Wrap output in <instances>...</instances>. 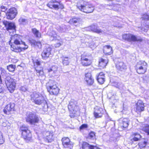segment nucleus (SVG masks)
Masks as SVG:
<instances>
[{"label": "nucleus", "mask_w": 149, "mask_h": 149, "mask_svg": "<svg viewBox=\"0 0 149 149\" xmlns=\"http://www.w3.org/2000/svg\"><path fill=\"white\" fill-rule=\"evenodd\" d=\"M120 119V122L119 123L118 128L121 131H123L127 128L130 120L128 118H122Z\"/></svg>", "instance_id": "dca6fc26"}, {"label": "nucleus", "mask_w": 149, "mask_h": 149, "mask_svg": "<svg viewBox=\"0 0 149 149\" xmlns=\"http://www.w3.org/2000/svg\"><path fill=\"white\" fill-rule=\"evenodd\" d=\"M141 18L143 21H149V14L146 13L143 14Z\"/></svg>", "instance_id": "58836bf2"}, {"label": "nucleus", "mask_w": 149, "mask_h": 149, "mask_svg": "<svg viewBox=\"0 0 149 149\" xmlns=\"http://www.w3.org/2000/svg\"><path fill=\"white\" fill-rule=\"evenodd\" d=\"M33 63L34 66V68L37 66L40 65H41V62L38 59H36L33 60Z\"/></svg>", "instance_id": "ea45409f"}, {"label": "nucleus", "mask_w": 149, "mask_h": 149, "mask_svg": "<svg viewBox=\"0 0 149 149\" xmlns=\"http://www.w3.org/2000/svg\"><path fill=\"white\" fill-rule=\"evenodd\" d=\"M68 108L70 112V116L71 118H74L77 111L80 110L77 101L74 99H71L69 102Z\"/></svg>", "instance_id": "39448f33"}, {"label": "nucleus", "mask_w": 149, "mask_h": 149, "mask_svg": "<svg viewBox=\"0 0 149 149\" xmlns=\"http://www.w3.org/2000/svg\"><path fill=\"white\" fill-rule=\"evenodd\" d=\"M46 5L50 9H54L56 10L62 9L64 8V5L61 1L57 0H51L48 2Z\"/></svg>", "instance_id": "9d476101"}, {"label": "nucleus", "mask_w": 149, "mask_h": 149, "mask_svg": "<svg viewBox=\"0 0 149 149\" xmlns=\"http://www.w3.org/2000/svg\"><path fill=\"white\" fill-rule=\"evenodd\" d=\"M104 113L103 109L102 108L98 107L95 110L93 114L95 118H99L102 117Z\"/></svg>", "instance_id": "cd10ccee"}, {"label": "nucleus", "mask_w": 149, "mask_h": 149, "mask_svg": "<svg viewBox=\"0 0 149 149\" xmlns=\"http://www.w3.org/2000/svg\"><path fill=\"white\" fill-rule=\"evenodd\" d=\"M140 130L146 133L147 135H149V125L145 124L144 126L141 127Z\"/></svg>", "instance_id": "f704fd0d"}, {"label": "nucleus", "mask_w": 149, "mask_h": 149, "mask_svg": "<svg viewBox=\"0 0 149 149\" xmlns=\"http://www.w3.org/2000/svg\"><path fill=\"white\" fill-rule=\"evenodd\" d=\"M31 31L36 38H41V33L36 28H32L31 29Z\"/></svg>", "instance_id": "2f4dec72"}, {"label": "nucleus", "mask_w": 149, "mask_h": 149, "mask_svg": "<svg viewBox=\"0 0 149 149\" xmlns=\"http://www.w3.org/2000/svg\"><path fill=\"white\" fill-rule=\"evenodd\" d=\"M19 131L20 137L26 142L29 143L33 140L32 132L30 130L29 126L23 124L19 127Z\"/></svg>", "instance_id": "f03ea898"}, {"label": "nucleus", "mask_w": 149, "mask_h": 149, "mask_svg": "<svg viewBox=\"0 0 149 149\" xmlns=\"http://www.w3.org/2000/svg\"><path fill=\"white\" fill-rule=\"evenodd\" d=\"M148 143V140L145 139L144 141L139 142L138 144L139 148L140 149L145 148Z\"/></svg>", "instance_id": "7c9ffc66"}, {"label": "nucleus", "mask_w": 149, "mask_h": 149, "mask_svg": "<svg viewBox=\"0 0 149 149\" xmlns=\"http://www.w3.org/2000/svg\"><path fill=\"white\" fill-rule=\"evenodd\" d=\"M2 84V80L1 78V75L0 74V85Z\"/></svg>", "instance_id": "8fccbe9b"}, {"label": "nucleus", "mask_w": 149, "mask_h": 149, "mask_svg": "<svg viewBox=\"0 0 149 149\" xmlns=\"http://www.w3.org/2000/svg\"><path fill=\"white\" fill-rule=\"evenodd\" d=\"M16 66L13 64H10L7 66V68L9 71L14 72L15 70Z\"/></svg>", "instance_id": "e433bc0d"}, {"label": "nucleus", "mask_w": 149, "mask_h": 149, "mask_svg": "<svg viewBox=\"0 0 149 149\" xmlns=\"http://www.w3.org/2000/svg\"><path fill=\"white\" fill-rule=\"evenodd\" d=\"M80 149H101L97 146L90 144L88 143L83 141L81 144Z\"/></svg>", "instance_id": "b1692460"}, {"label": "nucleus", "mask_w": 149, "mask_h": 149, "mask_svg": "<svg viewBox=\"0 0 149 149\" xmlns=\"http://www.w3.org/2000/svg\"><path fill=\"white\" fill-rule=\"evenodd\" d=\"M47 91L50 95L56 96L59 94L60 89L55 81L49 80L45 85Z\"/></svg>", "instance_id": "7ed1b4c3"}, {"label": "nucleus", "mask_w": 149, "mask_h": 149, "mask_svg": "<svg viewBox=\"0 0 149 149\" xmlns=\"http://www.w3.org/2000/svg\"><path fill=\"white\" fill-rule=\"evenodd\" d=\"M4 141L3 140L2 134L0 135V145L2 144L3 143Z\"/></svg>", "instance_id": "c03bdc74"}, {"label": "nucleus", "mask_w": 149, "mask_h": 149, "mask_svg": "<svg viewBox=\"0 0 149 149\" xmlns=\"http://www.w3.org/2000/svg\"><path fill=\"white\" fill-rule=\"evenodd\" d=\"M131 143L132 144L134 142L138 141L141 140L142 138L141 135L137 132H132L130 135Z\"/></svg>", "instance_id": "412c9836"}, {"label": "nucleus", "mask_w": 149, "mask_h": 149, "mask_svg": "<svg viewBox=\"0 0 149 149\" xmlns=\"http://www.w3.org/2000/svg\"><path fill=\"white\" fill-rule=\"evenodd\" d=\"M148 64L143 61H140L137 63L135 66L136 72L139 74H144L147 70Z\"/></svg>", "instance_id": "1a4fd4ad"}, {"label": "nucleus", "mask_w": 149, "mask_h": 149, "mask_svg": "<svg viewBox=\"0 0 149 149\" xmlns=\"http://www.w3.org/2000/svg\"><path fill=\"white\" fill-rule=\"evenodd\" d=\"M84 80L87 85L89 86L92 85L94 82L93 77L91 73L89 72H87L85 74Z\"/></svg>", "instance_id": "aec40b11"}, {"label": "nucleus", "mask_w": 149, "mask_h": 149, "mask_svg": "<svg viewBox=\"0 0 149 149\" xmlns=\"http://www.w3.org/2000/svg\"><path fill=\"white\" fill-rule=\"evenodd\" d=\"M54 134L52 132H49V134L46 137V140L48 143L52 142L54 140Z\"/></svg>", "instance_id": "473e14b6"}, {"label": "nucleus", "mask_w": 149, "mask_h": 149, "mask_svg": "<svg viewBox=\"0 0 149 149\" xmlns=\"http://www.w3.org/2000/svg\"><path fill=\"white\" fill-rule=\"evenodd\" d=\"M52 50V48L50 46L45 48L41 53L42 59L46 60L49 58L51 55Z\"/></svg>", "instance_id": "a211bd4d"}, {"label": "nucleus", "mask_w": 149, "mask_h": 149, "mask_svg": "<svg viewBox=\"0 0 149 149\" xmlns=\"http://www.w3.org/2000/svg\"><path fill=\"white\" fill-rule=\"evenodd\" d=\"M96 133L95 132L91 131L88 133V137L91 139H93L96 138Z\"/></svg>", "instance_id": "4c0bfd02"}, {"label": "nucleus", "mask_w": 149, "mask_h": 149, "mask_svg": "<svg viewBox=\"0 0 149 149\" xmlns=\"http://www.w3.org/2000/svg\"><path fill=\"white\" fill-rule=\"evenodd\" d=\"M4 92V88L2 86H0V93H2Z\"/></svg>", "instance_id": "09e8293b"}, {"label": "nucleus", "mask_w": 149, "mask_h": 149, "mask_svg": "<svg viewBox=\"0 0 149 149\" xmlns=\"http://www.w3.org/2000/svg\"><path fill=\"white\" fill-rule=\"evenodd\" d=\"M88 127V125L87 124H82L79 127V130L81 131L84 129H87Z\"/></svg>", "instance_id": "a19ab883"}, {"label": "nucleus", "mask_w": 149, "mask_h": 149, "mask_svg": "<svg viewBox=\"0 0 149 149\" xmlns=\"http://www.w3.org/2000/svg\"><path fill=\"white\" fill-rule=\"evenodd\" d=\"M102 51L105 56L110 55L113 53L112 47L109 45H106L104 46L103 47Z\"/></svg>", "instance_id": "393cba45"}, {"label": "nucleus", "mask_w": 149, "mask_h": 149, "mask_svg": "<svg viewBox=\"0 0 149 149\" xmlns=\"http://www.w3.org/2000/svg\"><path fill=\"white\" fill-rule=\"evenodd\" d=\"M18 14L17 9L14 7H12L9 8L6 13L7 19L12 20L15 18Z\"/></svg>", "instance_id": "4468645a"}, {"label": "nucleus", "mask_w": 149, "mask_h": 149, "mask_svg": "<svg viewBox=\"0 0 149 149\" xmlns=\"http://www.w3.org/2000/svg\"><path fill=\"white\" fill-rule=\"evenodd\" d=\"M15 105L13 103L10 102L5 105L3 110L4 114L6 115L11 114L15 111Z\"/></svg>", "instance_id": "ddd939ff"}, {"label": "nucleus", "mask_w": 149, "mask_h": 149, "mask_svg": "<svg viewBox=\"0 0 149 149\" xmlns=\"http://www.w3.org/2000/svg\"><path fill=\"white\" fill-rule=\"evenodd\" d=\"M70 63L69 58L68 57H63L62 63L63 65L67 66L69 65Z\"/></svg>", "instance_id": "c9c22d12"}, {"label": "nucleus", "mask_w": 149, "mask_h": 149, "mask_svg": "<svg viewBox=\"0 0 149 149\" xmlns=\"http://www.w3.org/2000/svg\"><path fill=\"white\" fill-rule=\"evenodd\" d=\"M29 42L31 45L39 49H41L42 47V42L40 41H36L35 39H31L29 40Z\"/></svg>", "instance_id": "bb28decb"}, {"label": "nucleus", "mask_w": 149, "mask_h": 149, "mask_svg": "<svg viewBox=\"0 0 149 149\" xmlns=\"http://www.w3.org/2000/svg\"><path fill=\"white\" fill-rule=\"evenodd\" d=\"M80 63L84 67H88L92 63L93 59L91 55L84 53L81 56Z\"/></svg>", "instance_id": "6e6552de"}, {"label": "nucleus", "mask_w": 149, "mask_h": 149, "mask_svg": "<svg viewBox=\"0 0 149 149\" xmlns=\"http://www.w3.org/2000/svg\"><path fill=\"white\" fill-rule=\"evenodd\" d=\"M6 86L10 93H13L15 90L16 83L15 79L10 78L5 81Z\"/></svg>", "instance_id": "f8f14e48"}, {"label": "nucleus", "mask_w": 149, "mask_h": 149, "mask_svg": "<svg viewBox=\"0 0 149 149\" xmlns=\"http://www.w3.org/2000/svg\"><path fill=\"white\" fill-rule=\"evenodd\" d=\"M34 69L36 72V74L38 77H42L45 75L43 67L37 66L35 67Z\"/></svg>", "instance_id": "c85d7f7f"}, {"label": "nucleus", "mask_w": 149, "mask_h": 149, "mask_svg": "<svg viewBox=\"0 0 149 149\" xmlns=\"http://www.w3.org/2000/svg\"><path fill=\"white\" fill-rule=\"evenodd\" d=\"M0 71H1V74H2L3 73L4 74L6 73V71L3 68H0Z\"/></svg>", "instance_id": "49530a36"}, {"label": "nucleus", "mask_w": 149, "mask_h": 149, "mask_svg": "<svg viewBox=\"0 0 149 149\" xmlns=\"http://www.w3.org/2000/svg\"><path fill=\"white\" fill-rule=\"evenodd\" d=\"M22 37L21 36L17 34L11 37V40H13V42H12L11 40H10L9 42V44L12 51L17 53H19L29 48L28 45L25 42L22 41Z\"/></svg>", "instance_id": "f257e3e1"}, {"label": "nucleus", "mask_w": 149, "mask_h": 149, "mask_svg": "<svg viewBox=\"0 0 149 149\" xmlns=\"http://www.w3.org/2000/svg\"><path fill=\"white\" fill-rule=\"evenodd\" d=\"M2 134L1 132H0V135H1Z\"/></svg>", "instance_id": "603ef678"}, {"label": "nucleus", "mask_w": 149, "mask_h": 149, "mask_svg": "<svg viewBox=\"0 0 149 149\" xmlns=\"http://www.w3.org/2000/svg\"><path fill=\"white\" fill-rule=\"evenodd\" d=\"M122 38L123 40L128 42H141L143 41L142 38L138 39L136 36L131 33L124 34L122 35Z\"/></svg>", "instance_id": "9b49d317"}, {"label": "nucleus", "mask_w": 149, "mask_h": 149, "mask_svg": "<svg viewBox=\"0 0 149 149\" xmlns=\"http://www.w3.org/2000/svg\"><path fill=\"white\" fill-rule=\"evenodd\" d=\"M89 31L97 33H101L102 30L98 28V27L95 24H93L88 27Z\"/></svg>", "instance_id": "c756f323"}, {"label": "nucleus", "mask_w": 149, "mask_h": 149, "mask_svg": "<svg viewBox=\"0 0 149 149\" xmlns=\"http://www.w3.org/2000/svg\"><path fill=\"white\" fill-rule=\"evenodd\" d=\"M53 71V69L52 68H50L48 69V72H52Z\"/></svg>", "instance_id": "3c124183"}, {"label": "nucleus", "mask_w": 149, "mask_h": 149, "mask_svg": "<svg viewBox=\"0 0 149 149\" xmlns=\"http://www.w3.org/2000/svg\"><path fill=\"white\" fill-rule=\"evenodd\" d=\"M31 100L35 104L40 105L46 101L44 96L42 94L36 92H33L30 95Z\"/></svg>", "instance_id": "0eeeda50"}, {"label": "nucleus", "mask_w": 149, "mask_h": 149, "mask_svg": "<svg viewBox=\"0 0 149 149\" xmlns=\"http://www.w3.org/2000/svg\"><path fill=\"white\" fill-rule=\"evenodd\" d=\"M7 8L6 6L3 5L1 6L0 7V11L3 12H5L7 10Z\"/></svg>", "instance_id": "79ce46f5"}, {"label": "nucleus", "mask_w": 149, "mask_h": 149, "mask_svg": "<svg viewBox=\"0 0 149 149\" xmlns=\"http://www.w3.org/2000/svg\"><path fill=\"white\" fill-rule=\"evenodd\" d=\"M3 24L6 28V29L7 31L13 30L14 31H16V26L15 24L13 22H9L7 21L4 22Z\"/></svg>", "instance_id": "5701e85b"}, {"label": "nucleus", "mask_w": 149, "mask_h": 149, "mask_svg": "<svg viewBox=\"0 0 149 149\" xmlns=\"http://www.w3.org/2000/svg\"><path fill=\"white\" fill-rule=\"evenodd\" d=\"M26 20H27L25 19L20 18L19 19V22H21V23H23L26 22Z\"/></svg>", "instance_id": "a18cd8bd"}, {"label": "nucleus", "mask_w": 149, "mask_h": 149, "mask_svg": "<svg viewBox=\"0 0 149 149\" xmlns=\"http://www.w3.org/2000/svg\"><path fill=\"white\" fill-rule=\"evenodd\" d=\"M96 79L100 84H103L105 81V74L102 72H99L97 74Z\"/></svg>", "instance_id": "a878e982"}, {"label": "nucleus", "mask_w": 149, "mask_h": 149, "mask_svg": "<svg viewBox=\"0 0 149 149\" xmlns=\"http://www.w3.org/2000/svg\"><path fill=\"white\" fill-rule=\"evenodd\" d=\"M62 43L63 42L62 41L57 42L54 44V47L56 48L59 47L62 44Z\"/></svg>", "instance_id": "37998d69"}, {"label": "nucleus", "mask_w": 149, "mask_h": 149, "mask_svg": "<svg viewBox=\"0 0 149 149\" xmlns=\"http://www.w3.org/2000/svg\"><path fill=\"white\" fill-rule=\"evenodd\" d=\"M85 1H82L77 3V7L80 10L86 13H92L95 8L91 4H86Z\"/></svg>", "instance_id": "20e7f679"}, {"label": "nucleus", "mask_w": 149, "mask_h": 149, "mask_svg": "<svg viewBox=\"0 0 149 149\" xmlns=\"http://www.w3.org/2000/svg\"><path fill=\"white\" fill-rule=\"evenodd\" d=\"M135 112L137 113H140L145 110V104L141 100H138L135 104Z\"/></svg>", "instance_id": "6ab92c4d"}, {"label": "nucleus", "mask_w": 149, "mask_h": 149, "mask_svg": "<svg viewBox=\"0 0 149 149\" xmlns=\"http://www.w3.org/2000/svg\"><path fill=\"white\" fill-rule=\"evenodd\" d=\"M61 141L63 148L66 149H73V144L68 137H64L62 138Z\"/></svg>", "instance_id": "2eb2a0df"}, {"label": "nucleus", "mask_w": 149, "mask_h": 149, "mask_svg": "<svg viewBox=\"0 0 149 149\" xmlns=\"http://www.w3.org/2000/svg\"><path fill=\"white\" fill-rule=\"evenodd\" d=\"M108 62V57L104 55L99 58L97 66L101 69H104L106 68Z\"/></svg>", "instance_id": "f3484780"}, {"label": "nucleus", "mask_w": 149, "mask_h": 149, "mask_svg": "<svg viewBox=\"0 0 149 149\" xmlns=\"http://www.w3.org/2000/svg\"><path fill=\"white\" fill-rule=\"evenodd\" d=\"M26 121L31 125H35L38 123L42 120V118L39 117L35 113L32 112L26 115L25 118Z\"/></svg>", "instance_id": "423d86ee"}, {"label": "nucleus", "mask_w": 149, "mask_h": 149, "mask_svg": "<svg viewBox=\"0 0 149 149\" xmlns=\"http://www.w3.org/2000/svg\"><path fill=\"white\" fill-rule=\"evenodd\" d=\"M82 21L81 18L78 17H74L70 19L68 23L71 25H73L76 27L78 26Z\"/></svg>", "instance_id": "4be33fe9"}, {"label": "nucleus", "mask_w": 149, "mask_h": 149, "mask_svg": "<svg viewBox=\"0 0 149 149\" xmlns=\"http://www.w3.org/2000/svg\"><path fill=\"white\" fill-rule=\"evenodd\" d=\"M17 60L15 58H14L11 59V62L13 63H15L17 62Z\"/></svg>", "instance_id": "de8ad7c7"}, {"label": "nucleus", "mask_w": 149, "mask_h": 149, "mask_svg": "<svg viewBox=\"0 0 149 149\" xmlns=\"http://www.w3.org/2000/svg\"><path fill=\"white\" fill-rule=\"evenodd\" d=\"M117 69L120 71H123L126 69V66L123 63L120 62L116 65Z\"/></svg>", "instance_id": "72a5a7b5"}]
</instances>
